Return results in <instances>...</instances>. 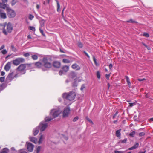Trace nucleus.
Masks as SVG:
<instances>
[{"instance_id":"56","label":"nucleus","mask_w":153,"mask_h":153,"mask_svg":"<svg viewBox=\"0 0 153 153\" xmlns=\"http://www.w3.org/2000/svg\"><path fill=\"white\" fill-rule=\"evenodd\" d=\"M5 47V46L4 45H3L0 47V51L3 49Z\"/></svg>"},{"instance_id":"52","label":"nucleus","mask_w":153,"mask_h":153,"mask_svg":"<svg viewBox=\"0 0 153 153\" xmlns=\"http://www.w3.org/2000/svg\"><path fill=\"white\" fill-rule=\"evenodd\" d=\"M118 114V112L117 111L116 112V113L114 115L113 117V119H114L116 117V116H117V115Z\"/></svg>"},{"instance_id":"45","label":"nucleus","mask_w":153,"mask_h":153,"mask_svg":"<svg viewBox=\"0 0 153 153\" xmlns=\"http://www.w3.org/2000/svg\"><path fill=\"white\" fill-rule=\"evenodd\" d=\"M86 119L87 120L88 122H89L90 123H91L92 124H93L94 123H93V122H92V121L90 119H89V118H88V117H86Z\"/></svg>"},{"instance_id":"38","label":"nucleus","mask_w":153,"mask_h":153,"mask_svg":"<svg viewBox=\"0 0 153 153\" xmlns=\"http://www.w3.org/2000/svg\"><path fill=\"white\" fill-rule=\"evenodd\" d=\"M142 44L143 45H144L147 48V49L148 50H151L150 48L149 47L147 46L145 43L142 42Z\"/></svg>"},{"instance_id":"43","label":"nucleus","mask_w":153,"mask_h":153,"mask_svg":"<svg viewBox=\"0 0 153 153\" xmlns=\"http://www.w3.org/2000/svg\"><path fill=\"white\" fill-rule=\"evenodd\" d=\"M34 16L31 14H29V19L30 20H32Z\"/></svg>"},{"instance_id":"50","label":"nucleus","mask_w":153,"mask_h":153,"mask_svg":"<svg viewBox=\"0 0 153 153\" xmlns=\"http://www.w3.org/2000/svg\"><path fill=\"white\" fill-rule=\"evenodd\" d=\"M78 119H79V118H78V117L76 116L74 118V119L73 120V121L74 122H75V121H76Z\"/></svg>"},{"instance_id":"22","label":"nucleus","mask_w":153,"mask_h":153,"mask_svg":"<svg viewBox=\"0 0 153 153\" xmlns=\"http://www.w3.org/2000/svg\"><path fill=\"white\" fill-rule=\"evenodd\" d=\"M45 20L42 19L40 21V26L39 28H42L44 26Z\"/></svg>"},{"instance_id":"2","label":"nucleus","mask_w":153,"mask_h":153,"mask_svg":"<svg viewBox=\"0 0 153 153\" xmlns=\"http://www.w3.org/2000/svg\"><path fill=\"white\" fill-rule=\"evenodd\" d=\"M76 93L73 91H70L68 93H65L63 94L62 97L64 99L71 101L74 100L76 97Z\"/></svg>"},{"instance_id":"18","label":"nucleus","mask_w":153,"mask_h":153,"mask_svg":"<svg viewBox=\"0 0 153 153\" xmlns=\"http://www.w3.org/2000/svg\"><path fill=\"white\" fill-rule=\"evenodd\" d=\"M62 69L65 72H67L69 69V67L67 65H65L63 66L62 68Z\"/></svg>"},{"instance_id":"21","label":"nucleus","mask_w":153,"mask_h":153,"mask_svg":"<svg viewBox=\"0 0 153 153\" xmlns=\"http://www.w3.org/2000/svg\"><path fill=\"white\" fill-rule=\"evenodd\" d=\"M121 129H120L116 131V135L117 137H120L121 135Z\"/></svg>"},{"instance_id":"17","label":"nucleus","mask_w":153,"mask_h":153,"mask_svg":"<svg viewBox=\"0 0 153 153\" xmlns=\"http://www.w3.org/2000/svg\"><path fill=\"white\" fill-rule=\"evenodd\" d=\"M39 131V128L38 127H37L33 130V134L34 136L37 134Z\"/></svg>"},{"instance_id":"60","label":"nucleus","mask_w":153,"mask_h":153,"mask_svg":"<svg viewBox=\"0 0 153 153\" xmlns=\"http://www.w3.org/2000/svg\"><path fill=\"white\" fill-rule=\"evenodd\" d=\"M85 86H84V85H82L81 88V90H82V91L83 90L85 89Z\"/></svg>"},{"instance_id":"7","label":"nucleus","mask_w":153,"mask_h":153,"mask_svg":"<svg viewBox=\"0 0 153 153\" xmlns=\"http://www.w3.org/2000/svg\"><path fill=\"white\" fill-rule=\"evenodd\" d=\"M48 127V124L45 122H42L40 123L38 127L40 128L41 131H44Z\"/></svg>"},{"instance_id":"42","label":"nucleus","mask_w":153,"mask_h":153,"mask_svg":"<svg viewBox=\"0 0 153 153\" xmlns=\"http://www.w3.org/2000/svg\"><path fill=\"white\" fill-rule=\"evenodd\" d=\"M4 76L1 77L0 78V81L1 82H3L4 81Z\"/></svg>"},{"instance_id":"54","label":"nucleus","mask_w":153,"mask_h":153,"mask_svg":"<svg viewBox=\"0 0 153 153\" xmlns=\"http://www.w3.org/2000/svg\"><path fill=\"white\" fill-rule=\"evenodd\" d=\"M127 140V139L126 138L124 139V140H122L121 141V143H126Z\"/></svg>"},{"instance_id":"53","label":"nucleus","mask_w":153,"mask_h":153,"mask_svg":"<svg viewBox=\"0 0 153 153\" xmlns=\"http://www.w3.org/2000/svg\"><path fill=\"white\" fill-rule=\"evenodd\" d=\"M110 76V74H106L105 75V77L107 79H109V76Z\"/></svg>"},{"instance_id":"24","label":"nucleus","mask_w":153,"mask_h":153,"mask_svg":"<svg viewBox=\"0 0 153 153\" xmlns=\"http://www.w3.org/2000/svg\"><path fill=\"white\" fill-rule=\"evenodd\" d=\"M57 3V11L58 12H59L60 11V5L59 2V1L57 0H55Z\"/></svg>"},{"instance_id":"35","label":"nucleus","mask_w":153,"mask_h":153,"mask_svg":"<svg viewBox=\"0 0 153 153\" xmlns=\"http://www.w3.org/2000/svg\"><path fill=\"white\" fill-rule=\"evenodd\" d=\"M11 48L13 50V51L14 52H16L17 51V49L14 47V46L13 45H12L11 46Z\"/></svg>"},{"instance_id":"5","label":"nucleus","mask_w":153,"mask_h":153,"mask_svg":"<svg viewBox=\"0 0 153 153\" xmlns=\"http://www.w3.org/2000/svg\"><path fill=\"white\" fill-rule=\"evenodd\" d=\"M25 59L22 58H18L13 60V63L15 65H18L20 63L24 62Z\"/></svg>"},{"instance_id":"63","label":"nucleus","mask_w":153,"mask_h":153,"mask_svg":"<svg viewBox=\"0 0 153 153\" xmlns=\"http://www.w3.org/2000/svg\"><path fill=\"white\" fill-rule=\"evenodd\" d=\"M5 73L4 71H2L1 72V75L3 76L4 75H5Z\"/></svg>"},{"instance_id":"32","label":"nucleus","mask_w":153,"mask_h":153,"mask_svg":"<svg viewBox=\"0 0 153 153\" xmlns=\"http://www.w3.org/2000/svg\"><path fill=\"white\" fill-rule=\"evenodd\" d=\"M8 150L7 148L4 149L0 153H8Z\"/></svg>"},{"instance_id":"31","label":"nucleus","mask_w":153,"mask_h":153,"mask_svg":"<svg viewBox=\"0 0 153 153\" xmlns=\"http://www.w3.org/2000/svg\"><path fill=\"white\" fill-rule=\"evenodd\" d=\"M31 58L34 60H36L38 59V57L37 55H34L31 56Z\"/></svg>"},{"instance_id":"44","label":"nucleus","mask_w":153,"mask_h":153,"mask_svg":"<svg viewBox=\"0 0 153 153\" xmlns=\"http://www.w3.org/2000/svg\"><path fill=\"white\" fill-rule=\"evenodd\" d=\"M114 153H124V151H114Z\"/></svg>"},{"instance_id":"55","label":"nucleus","mask_w":153,"mask_h":153,"mask_svg":"<svg viewBox=\"0 0 153 153\" xmlns=\"http://www.w3.org/2000/svg\"><path fill=\"white\" fill-rule=\"evenodd\" d=\"M113 67L112 64H110L109 65V68L110 70H111Z\"/></svg>"},{"instance_id":"48","label":"nucleus","mask_w":153,"mask_h":153,"mask_svg":"<svg viewBox=\"0 0 153 153\" xmlns=\"http://www.w3.org/2000/svg\"><path fill=\"white\" fill-rule=\"evenodd\" d=\"M78 46L79 48H82L83 47V45L81 42H79L78 43Z\"/></svg>"},{"instance_id":"58","label":"nucleus","mask_w":153,"mask_h":153,"mask_svg":"<svg viewBox=\"0 0 153 153\" xmlns=\"http://www.w3.org/2000/svg\"><path fill=\"white\" fill-rule=\"evenodd\" d=\"M59 75H62V74H63L62 71V70H60V71H59Z\"/></svg>"},{"instance_id":"12","label":"nucleus","mask_w":153,"mask_h":153,"mask_svg":"<svg viewBox=\"0 0 153 153\" xmlns=\"http://www.w3.org/2000/svg\"><path fill=\"white\" fill-rule=\"evenodd\" d=\"M34 146L30 143H27V149L30 152H32L33 150Z\"/></svg>"},{"instance_id":"30","label":"nucleus","mask_w":153,"mask_h":153,"mask_svg":"<svg viewBox=\"0 0 153 153\" xmlns=\"http://www.w3.org/2000/svg\"><path fill=\"white\" fill-rule=\"evenodd\" d=\"M53 119V117L51 118V117H46L45 118V122H49V121H51Z\"/></svg>"},{"instance_id":"40","label":"nucleus","mask_w":153,"mask_h":153,"mask_svg":"<svg viewBox=\"0 0 153 153\" xmlns=\"http://www.w3.org/2000/svg\"><path fill=\"white\" fill-rule=\"evenodd\" d=\"M29 28L30 30L33 31H35V28L33 26H29Z\"/></svg>"},{"instance_id":"37","label":"nucleus","mask_w":153,"mask_h":153,"mask_svg":"<svg viewBox=\"0 0 153 153\" xmlns=\"http://www.w3.org/2000/svg\"><path fill=\"white\" fill-rule=\"evenodd\" d=\"M1 52L4 55V54H5L6 53H7V51L6 49H4V50H2L1 51Z\"/></svg>"},{"instance_id":"28","label":"nucleus","mask_w":153,"mask_h":153,"mask_svg":"<svg viewBox=\"0 0 153 153\" xmlns=\"http://www.w3.org/2000/svg\"><path fill=\"white\" fill-rule=\"evenodd\" d=\"M62 62L63 63H68L71 62L69 60L65 59H62Z\"/></svg>"},{"instance_id":"47","label":"nucleus","mask_w":153,"mask_h":153,"mask_svg":"<svg viewBox=\"0 0 153 153\" xmlns=\"http://www.w3.org/2000/svg\"><path fill=\"white\" fill-rule=\"evenodd\" d=\"M41 150V147L40 146L38 147L36 149V153H39Z\"/></svg>"},{"instance_id":"25","label":"nucleus","mask_w":153,"mask_h":153,"mask_svg":"<svg viewBox=\"0 0 153 153\" xmlns=\"http://www.w3.org/2000/svg\"><path fill=\"white\" fill-rule=\"evenodd\" d=\"M126 22L132 23H137V22L133 20L132 19H131L129 20L126 21Z\"/></svg>"},{"instance_id":"19","label":"nucleus","mask_w":153,"mask_h":153,"mask_svg":"<svg viewBox=\"0 0 153 153\" xmlns=\"http://www.w3.org/2000/svg\"><path fill=\"white\" fill-rule=\"evenodd\" d=\"M139 143H135V144L132 147L129 148L128 149V150H131L135 149L137 148L139 146Z\"/></svg>"},{"instance_id":"13","label":"nucleus","mask_w":153,"mask_h":153,"mask_svg":"<svg viewBox=\"0 0 153 153\" xmlns=\"http://www.w3.org/2000/svg\"><path fill=\"white\" fill-rule=\"evenodd\" d=\"M7 79L10 81L12 80L14 78L13 72H12L9 73L7 76Z\"/></svg>"},{"instance_id":"34","label":"nucleus","mask_w":153,"mask_h":153,"mask_svg":"<svg viewBox=\"0 0 153 153\" xmlns=\"http://www.w3.org/2000/svg\"><path fill=\"white\" fill-rule=\"evenodd\" d=\"M42 28H39V30L40 31V33L42 34V35L44 36H45V34L44 33L43 30L42 29Z\"/></svg>"},{"instance_id":"9","label":"nucleus","mask_w":153,"mask_h":153,"mask_svg":"<svg viewBox=\"0 0 153 153\" xmlns=\"http://www.w3.org/2000/svg\"><path fill=\"white\" fill-rule=\"evenodd\" d=\"M70 109L69 108H65L63 112V116L64 117H68L69 114Z\"/></svg>"},{"instance_id":"29","label":"nucleus","mask_w":153,"mask_h":153,"mask_svg":"<svg viewBox=\"0 0 153 153\" xmlns=\"http://www.w3.org/2000/svg\"><path fill=\"white\" fill-rule=\"evenodd\" d=\"M43 139H44L43 136V135H41L40 136V137L39 140V142H38L39 144H40L42 143Z\"/></svg>"},{"instance_id":"1","label":"nucleus","mask_w":153,"mask_h":153,"mask_svg":"<svg viewBox=\"0 0 153 153\" xmlns=\"http://www.w3.org/2000/svg\"><path fill=\"white\" fill-rule=\"evenodd\" d=\"M3 26L4 27L2 29V32L4 35H7L12 32L13 27L11 23L9 22L7 24V23H4Z\"/></svg>"},{"instance_id":"3","label":"nucleus","mask_w":153,"mask_h":153,"mask_svg":"<svg viewBox=\"0 0 153 153\" xmlns=\"http://www.w3.org/2000/svg\"><path fill=\"white\" fill-rule=\"evenodd\" d=\"M42 62L44 67L47 68H50L52 66V63L50 62L48 59L45 58H44L42 59Z\"/></svg>"},{"instance_id":"36","label":"nucleus","mask_w":153,"mask_h":153,"mask_svg":"<svg viewBox=\"0 0 153 153\" xmlns=\"http://www.w3.org/2000/svg\"><path fill=\"white\" fill-rule=\"evenodd\" d=\"M135 134V132L134 131H133L129 134V135L131 137H134Z\"/></svg>"},{"instance_id":"46","label":"nucleus","mask_w":153,"mask_h":153,"mask_svg":"<svg viewBox=\"0 0 153 153\" xmlns=\"http://www.w3.org/2000/svg\"><path fill=\"white\" fill-rule=\"evenodd\" d=\"M30 54L28 53H26L23 54V56L25 57H28L30 56Z\"/></svg>"},{"instance_id":"41","label":"nucleus","mask_w":153,"mask_h":153,"mask_svg":"<svg viewBox=\"0 0 153 153\" xmlns=\"http://www.w3.org/2000/svg\"><path fill=\"white\" fill-rule=\"evenodd\" d=\"M97 77L98 79H100V73L99 71H97Z\"/></svg>"},{"instance_id":"33","label":"nucleus","mask_w":153,"mask_h":153,"mask_svg":"<svg viewBox=\"0 0 153 153\" xmlns=\"http://www.w3.org/2000/svg\"><path fill=\"white\" fill-rule=\"evenodd\" d=\"M18 1L17 0H13L11 2V5L12 6H14Z\"/></svg>"},{"instance_id":"15","label":"nucleus","mask_w":153,"mask_h":153,"mask_svg":"<svg viewBox=\"0 0 153 153\" xmlns=\"http://www.w3.org/2000/svg\"><path fill=\"white\" fill-rule=\"evenodd\" d=\"M72 68L76 70H79L80 69V67L77 64L75 63L73 64L71 66Z\"/></svg>"},{"instance_id":"6","label":"nucleus","mask_w":153,"mask_h":153,"mask_svg":"<svg viewBox=\"0 0 153 153\" xmlns=\"http://www.w3.org/2000/svg\"><path fill=\"white\" fill-rule=\"evenodd\" d=\"M61 111L59 110H56L55 109H53L51 111L50 115L52 116L53 118H54L58 117Z\"/></svg>"},{"instance_id":"64","label":"nucleus","mask_w":153,"mask_h":153,"mask_svg":"<svg viewBox=\"0 0 153 153\" xmlns=\"http://www.w3.org/2000/svg\"><path fill=\"white\" fill-rule=\"evenodd\" d=\"M145 94H146V95H145V97L146 98H149V96L148 95V94H147L146 93H145Z\"/></svg>"},{"instance_id":"23","label":"nucleus","mask_w":153,"mask_h":153,"mask_svg":"<svg viewBox=\"0 0 153 153\" xmlns=\"http://www.w3.org/2000/svg\"><path fill=\"white\" fill-rule=\"evenodd\" d=\"M30 140L33 143H36L37 142V139L34 137H31L30 138Z\"/></svg>"},{"instance_id":"20","label":"nucleus","mask_w":153,"mask_h":153,"mask_svg":"<svg viewBox=\"0 0 153 153\" xmlns=\"http://www.w3.org/2000/svg\"><path fill=\"white\" fill-rule=\"evenodd\" d=\"M42 65V63L39 62H36L35 63V66L37 68H40Z\"/></svg>"},{"instance_id":"49","label":"nucleus","mask_w":153,"mask_h":153,"mask_svg":"<svg viewBox=\"0 0 153 153\" xmlns=\"http://www.w3.org/2000/svg\"><path fill=\"white\" fill-rule=\"evenodd\" d=\"M93 61H94L95 65H97V61H96V59L94 56H93Z\"/></svg>"},{"instance_id":"62","label":"nucleus","mask_w":153,"mask_h":153,"mask_svg":"<svg viewBox=\"0 0 153 153\" xmlns=\"http://www.w3.org/2000/svg\"><path fill=\"white\" fill-rule=\"evenodd\" d=\"M3 3H6L7 2V0H1Z\"/></svg>"},{"instance_id":"16","label":"nucleus","mask_w":153,"mask_h":153,"mask_svg":"<svg viewBox=\"0 0 153 153\" xmlns=\"http://www.w3.org/2000/svg\"><path fill=\"white\" fill-rule=\"evenodd\" d=\"M8 5L6 4H5L3 3H0V8L4 9H6L7 10V8H9L7 7Z\"/></svg>"},{"instance_id":"27","label":"nucleus","mask_w":153,"mask_h":153,"mask_svg":"<svg viewBox=\"0 0 153 153\" xmlns=\"http://www.w3.org/2000/svg\"><path fill=\"white\" fill-rule=\"evenodd\" d=\"M71 76L72 78H74L76 76L77 74L76 73L72 72L71 74Z\"/></svg>"},{"instance_id":"8","label":"nucleus","mask_w":153,"mask_h":153,"mask_svg":"<svg viewBox=\"0 0 153 153\" xmlns=\"http://www.w3.org/2000/svg\"><path fill=\"white\" fill-rule=\"evenodd\" d=\"M7 11L8 13V14L10 17H14L16 15V13L15 11L10 9V8H7Z\"/></svg>"},{"instance_id":"26","label":"nucleus","mask_w":153,"mask_h":153,"mask_svg":"<svg viewBox=\"0 0 153 153\" xmlns=\"http://www.w3.org/2000/svg\"><path fill=\"white\" fill-rule=\"evenodd\" d=\"M126 82L129 86L131 85V83L130 82L129 79L128 77L127 76H126Z\"/></svg>"},{"instance_id":"14","label":"nucleus","mask_w":153,"mask_h":153,"mask_svg":"<svg viewBox=\"0 0 153 153\" xmlns=\"http://www.w3.org/2000/svg\"><path fill=\"white\" fill-rule=\"evenodd\" d=\"M0 17L3 19L6 18L7 17L6 13L3 12V10L1 9H0Z\"/></svg>"},{"instance_id":"59","label":"nucleus","mask_w":153,"mask_h":153,"mask_svg":"<svg viewBox=\"0 0 153 153\" xmlns=\"http://www.w3.org/2000/svg\"><path fill=\"white\" fill-rule=\"evenodd\" d=\"M146 80V79H145V78H143V79H138V80L139 81H143V80Z\"/></svg>"},{"instance_id":"10","label":"nucleus","mask_w":153,"mask_h":153,"mask_svg":"<svg viewBox=\"0 0 153 153\" xmlns=\"http://www.w3.org/2000/svg\"><path fill=\"white\" fill-rule=\"evenodd\" d=\"M11 62H8L5 65L4 69L7 71H8L10 68L11 66Z\"/></svg>"},{"instance_id":"57","label":"nucleus","mask_w":153,"mask_h":153,"mask_svg":"<svg viewBox=\"0 0 153 153\" xmlns=\"http://www.w3.org/2000/svg\"><path fill=\"white\" fill-rule=\"evenodd\" d=\"M129 106L130 107H132L134 105H135V103H129Z\"/></svg>"},{"instance_id":"11","label":"nucleus","mask_w":153,"mask_h":153,"mask_svg":"<svg viewBox=\"0 0 153 153\" xmlns=\"http://www.w3.org/2000/svg\"><path fill=\"white\" fill-rule=\"evenodd\" d=\"M61 63L58 61H54L53 62V65L55 68H59L61 66Z\"/></svg>"},{"instance_id":"39","label":"nucleus","mask_w":153,"mask_h":153,"mask_svg":"<svg viewBox=\"0 0 153 153\" xmlns=\"http://www.w3.org/2000/svg\"><path fill=\"white\" fill-rule=\"evenodd\" d=\"M143 35L144 36H145L146 37H149V33L146 32L144 33H143Z\"/></svg>"},{"instance_id":"51","label":"nucleus","mask_w":153,"mask_h":153,"mask_svg":"<svg viewBox=\"0 0 153 153\" xmlns=\"http://www.w3.org/2000/svg\"><path fill=\"white\" fill-rule=\"evenodd\" d=\"M145 134L144 132H141L139 133V135L140 137H141L142 136H144L145 135Z\"/></svg>"},{"instance_id":"4","label":"nucleus","mask_w":153,"mask_h":153,"mask_svg":"<svg viewBox=\"0 0 153 153\" xmlns=\"http://www.w3.org/2000/svg\"><path fill=\"white\" fill-rule=\"evenodd\" d=\"M31 64H21L16 69V70L18 71L22 72L25 71L26 66H31Z\"/></svg>"},{"instance_id":"61","label":"nucleus","mask_w":153,"mask_h":153,"mask_svg":"<svg viewBox=\"0 0 153 153\" xmlns=\"http://www.w3.org/2000/svg\"><path fill=\"white\" fill-rule=\"evenodd\" d=\"M65 8V7H64V8L63 9V10H62V17H64L63 13H64V10Z\"/></svg>"}]
</instances>
